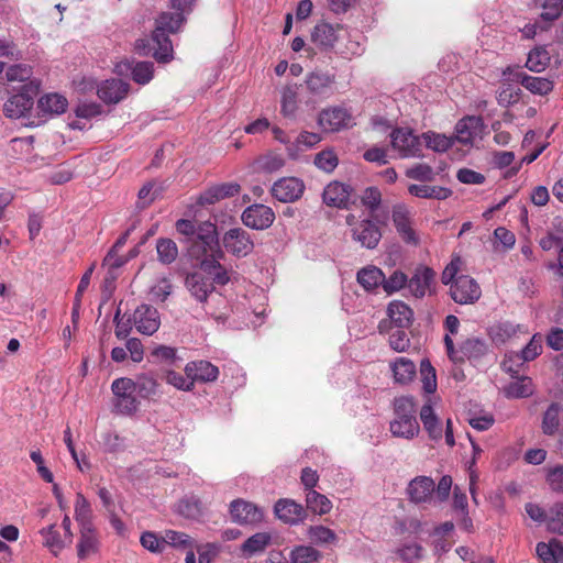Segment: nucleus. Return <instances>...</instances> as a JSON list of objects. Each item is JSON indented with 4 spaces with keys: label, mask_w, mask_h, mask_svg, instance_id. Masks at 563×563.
Here are the masks:
<instances>
[{
    "label": "nucleus",
    "mask_w": 563,
    "mask_h": 563,
    "mask_svg": "<svg viewBox=\"0 0 563 563\" xmlns=\"http://www.w3.org/2000/svg\"><path fill=\"white\" fill-rule=\"evenodd\" d=\"M178 512L188 519H196L202 515L201 501L191 496L181 499L177 508Z\"/></svg>",
    "instance_id": "nucleus-55"
},
{
    "label": "nucleus",
    "mask_w": 563,
    "mask_h": 563,
    "mask_svg": "<svg viewBox=\"0 0 563 563\" xmlns=\"http://www.w3.org/2000/svg\"><path fill=\"white\" fill-rule=\"evenodd\" d=\"M419 416L429 438L434 442L441 441L443 437L442 423L430 401L421 407Z\"/></svg>",
    "instance_id": "nucleus-33"
},
{
    "label": "nucleus",
    "mask_w": 563,
    "mask_h": 563,
    "mask_svg": "<svg viewBox=\"0 0 563 563\" xmlns=\"http://www.w3.org/2000/svg\"><path fill=\"white\" fill-rule=\"evenodd\" d=\"M75 519L81 527H90L92 523V508L88 499L81 494L77 493L75 500Z\"/></svg>",
    "instance_id": "nucleus-48"
},
{
    "label": "nucleus",
    "mask_w": 563,
    "mask_h": 563,
    "mask_svg": "<svg viewBox=\"0 0 563 563\" xmlns=\"http://www.w3.org/2000/svg\"><path fill=\"white\" fill-rule=\"evenodd\" d=\"M291 563H317L321 559V553L310 545H298L290 552Z\"/></svg>",
    "instance_id": "nucleus-52"
},
{
    "label": "nucleus",
    "mask_w": 563,
    "mask_h": 563,
    "mask_svg": "<svg viewBox=\"0 0 563 563\" xmlns=\"http://www.w3.org/2000/svg\"><path fill=\"white\" fill-rule=\"evenodd\" d=\"M185 287L191 297L200 303H206L216 289L210 283V278L200 272L188 273L185 277Z\"/></svg>",
    "instance_id": "nucleus-20"
},
{
    "label": "nucleus",
    "mask_w": 563,
    "mask_h": 563,
    "mask_svg": "<svg viewBox=\"0 0 563 563\" xmlns=\"http://www.w3.org/2000/svg\"><path fill=\"white\" fill-rule=\"evenodd\" d=\"M183 13L176 12H162L155 22V29L163 32L176 33L185 23Z\"/></svg>",
    "instance_id": "nucleus-47"
},
{
    "label": "nucleus",
    "mask_w": 563,
    "mask_h": 563,
    "mask_svg": "<svg viewBox=\"0 0 563 563\" xmlns=\"http://www.w3.org/2000/svg\"><path fill=\"white\" fill-rule=\"evenodd\" d=\"M305 191V184L297 177H283L274 183L271 192L274 198L282 202H294Z\"/></svg>",
    "instance_id": "nucleus-17"
},
{
    "label": "nucleus",
    "mask_w": 563,
    "mask_h": 563,
    "mask_svg": "<svg viewBox=\"0 0 563 563\" xmlns=\"http://www.w3.org/2000/svg\"><path fill=\"white\" fill-rule=\"evenodd\" d=\"M225 250L236 257H245L252 253L254 242L251 235L242 228L228 230L222 238Z\"/></svg>",
    "instance_id": "nucleus-12"
},
{
    "label": "nucleus",
    "mask_w": 563,
    "mask_h": 563,
    "mask_svg": "<svg viewBox=\"0 0 563 563\" xmlns=\"http://www.w3.org/2000/svg\"><path fill=\"white\" fill-rule=\"evenodd\" d=\"M351 187L340 181H332L323 189L322 199L329 207L347 208Z\"/></svg>",
    "instance_id": "nucleus-31"
},
{
    "label": "nucleus",
    "mask_w": 563,
    "mask_h": 563,
    "mask_svg": "<svg viewBox=\"0 0 563 563\" xmlns=\"http://www.w3.org/2000/svg\"><path fill=\"white\" fill-rule=\"evenodd\" d=\"M223 258L224 253L222 250H219L209 258L201 261L200 269L211 278L210 283L213 286H224L231 280L230 272L220 263Z\"/></svg>",
    "instance_id": "nucleus-23"
},
{
    "label": "nucleus",
    "mask_w": 563,
    "mask_h": 563,
    "mask_svg": "<svg viewBox=\"0 0 563 563\" xmlns=\"http://www.w3.org/2000/svg\"><path fill=\"white\" fill-rule=\"evenodd\" d=\"M450 294L456 303L472 305L481 298L482 289L474 278L461 275L450 286Z\"/></svg>",
    "instance_id": "nucleus-10"
},
{
    "label": "nucleus",
    "mask_w": 563,
    "mask_h": 563,
    "mask_svg": "<svg viewBox=\"0 0 563 563\" xmlns=\"http://www.w3.org/2000/svg\"><path fill=\"white\" fill-rule=\"evenodd\" d=\"M346 223L351 228V235L354 242L367 250L377 247L383 234L376 221L371 218L356 220L354 214H349Z\"/></svg>",
    "instance_id": "nucleus-6"
},
{
    "label": "nucleus",
    "mask_w": 563,
    "mask_h": 563,
    "mask_svg": "<svg viewBox=\"0 0 563 563\" xmlns=\"http://www.w3.org/2000/svg\"><path fill=\"white\" fill-rule=\"evenodd\" d=\"M257 164L262 170L267 173H274L284 167L285 161L280 155L269 153L260 157Z\"/></svg>",
    "instance_id": "nucleus-64"
},
{
    "label": "nucleus",
    "mask_w": 563,
    "mask_h": 563,
    "mask_svg": "<svg viewBox=\"0 0 563 563\" xmlns=\"http://www.w3.org/2000/svg\"><path fill=\"white\" fill-rule=\"evenodd\" d=\"M534 391L532 379L528 376L517 377L504 388L507 398H527Z\"/></svg>",
    "instance_id": "nucleus-41"
},
{
    "label": "nucleus",
    "mask_w": 563,
    "mask_h": 563,
    "mask_svg": "<svg viewBox=\"0 0 563 563\" xmlns=\"http://www.w3.org/2000/svg\"><path fill=\"white\" fill-rule=\"evenodd\" d=\"M306 504L308 509L318 515L328 514L332 508L330 499L316 490L307 492Z\"/></svg>",
    "instance_id": "nucleus-51"
},
{
    "label": "nucleus",
    "mask_w": 563,
    "mask_h": 563,
    "mask_svg": "<svg viewBox=\"0 0 563 563\" xmlns=\"http://www.w3.org/2000/svg\"><path fill=\"white\" fill-rule=\"evenodd\" d=\"M563 422V405L553 401L551 402L541 419V431L544 435L554 437L560 435L561 426Z\"/></svg>",
    "instance_id": "nucleus-27"
},
{
    "label": "nucleus",
    "mask_w": 563,
    "mask_h": 563,
    "mask_svg": "<svg viewBox=\"0 0 563 563\" xmlns=\"http://www.w3.org/2000/svg\"><path fill=\"white\" fill-rule=\"evenodd\" d=\"M343 27L321 21L317 23L311 32L312 43L321 49L328 51L342 37Z\"/></svg>",
    "instance_id": "nucleus-21"
},
{
    "label": "nucleus",
    "mask_w": 563,
    "mask_h": 563,
    "mask_svg": "<svg viewBox=\"0 0 563 563\" xmlns=\"http://www.w3.org/2000/svg\"><path fill=\"white\" fill-rule=\"evenodd\" d=\"M420 375L422 388L427 394H432L437 390V375L435 369L429 360H422L420 363Z\"/></svg>",
    "instance_id": "nucleus-54"
},
{
    "label": "nucleus",
    "mask_w": 563,
    "mask_h": 563,
    "mask_svg": "<svg viewBox=\"0 0 563 563\" xmlns=\"http://www.w3.org/2000/svg\"><path fill=\"white\" fill-rule=\"evenodd\" d=\"M99 539L95 526L79 528V541L77 544V555L80 560L99 551Z\"/></svg>",
    "instance_id": "nucleus-34"
},
{
    "label": "nucleus",
    "mask_w": 563,
    "mask_h": 563,
    "mask_svg": "<svg viewBox=\"0 0 563 563\" xmlns=\"http://www.w3.org/2000/svg\"><path fill=\"white\" fill-rule=\"evenodd\" d=\"M298 110L297 88L287 86L282 90L280 112L285 118H294Z\"/></svg>",
    "instance_id": "nucleus-49"
},
{
    "label": "nucleus",
    "mask_w": 563,
    "mask_h": 563,
    "mask_svg": "<svg viewBox=\"0 0 563 563\" xmlns=\"http://www.w3.org/2000/svg\"><path fill=\"white\" fill-rule=\"evenodd\" d=\"M115 71L120 76L130 75L139 85L148 84L154 75V64L152 62H136L134 59H124L115 65Z\"/></svg>",
    "instance_id": "nucleus-16"
},
{
    "label": "nucleus",
    "mask_w": 563,
    "mask_h": 563,
    "mask_svg": "<svg viewBox=\"0 0 563 563\" xmlns=\"http://www.w3.org/2000/svg\"><path fill=\"white\" fill-rule=\"evenodd\" d=\"M434 277L435 273L433 269L426 266L418 267L413 276L408 280V288L410 292L417 298L424 297L431 291Z\"/></svg>",
    "instance_id": "nucleus-30"
},
{
    "label": "nucleus",
    "mask_w": 563,
    "mask_h": 563,
    "mask_svg": "<svg viewBox=\"0 0 563 563\" xmlns=\"http://www.w3.org/2000/svg\"><path fill=\"white\" fill-rule=\"evenodd\" d=\"M543 9L541 19L544 21H554L559 19L563 11V0H534Z\"/></svg>",
    "instance_id": "nucleus-59"
},
{
    "label": "nucleus",
    "mask_w": 563,
    "mask_h": 563,
    "mask_svg": "<svg viewBox=\"0 0 563 563\" xmlns=\"http://www.w3.org/2000/svg\"><path fill=\"white\" fill-rule=\"evenodd\" d=\"M421 139L426 146L434 152L444 153L454 144V137L434 131L422 133Z\"/></svg>",
    "instance_id": "nucleus-44"
},
{
    "label": "nucleus",
    "mask_w": 563,
    "mask_h": 563,
    "mask_svg": "<svg viewBox=\"0 0 563 563\" xmlns=\"http://www.w3.org/2000/svg\"><path fill=\"white\" fill-rule=\"evenodd\" d=\"M318 124L325 132H336L342 129L351 128L354 122L347 109L343 107H332L320 112Z\"/></svg>",
    "instance_id": "nucleus-13"
},
{
    "label": "nucleus",
    "mask_w": 563,
    "mask_h": 563,
    "mask_svg": "<svg viewBox=\"0 0 563 563\" xmlns=\"http://www.w3.org/2000/svg\"><path fill=\"white\" fill-rule=\"evenodd\" d=\"M408 191L411 196L424 199L444 200L452 195L451 189L441 186L410 185Z\"/></svg>",
    "instance_id": "nucleus-42"
},
{
    "label": "nucleus",
    "mask_w": 563,
    "mask_h": 563,
    "mask_svg": "<svg viewBox=\"0 0 563 563\" xmlns=\"http://www.w3.org/2000/svg\"><path fill=\"white\" fill-rule=\"evenodd\" d=\"M520 327L511 322H500L492 328V336L495 341L505 342L517 334Z\"/></svg>",
    "instance_id": "nucleus-62"
},
{
    "label": "nucleus",
    "mask_w": 563,
    "mask_h": 563,
    "mask_svg": "<svg viewBox=\"0 0 563 563\" xmlns=\"http://www.w3.org/2000/svg\"><path fill=\"white\" fill-rule=\"evenodd\" d=\"M133 382L139 397L147 400H155L162 396L161 384L154 374H139Z\"/></svg>",
    "instance_id": "nucleus-35"
},
{
    "label": "nucleus",
    "mask_w": 563,
    "mask_h": 563,
    "mask_svg": "<svg viewBox=\"0 0 563 563\" xmlns=\"http://www.w3.org/2000/svg\"><path fill=\"white\" fill-rule=\"evenodd\" d=\"M163 541L164 547L168 544L177 549H191L192 545V540L188 534L175 530L164 531Z\"/></svg>",
    "instance_id": "nucleus-57"
},
{
    "label": "nucleus",
    "mask_w": 563,
    "mask_h": 563,
    "mask_svg": "<svg viewBox=\"0 0 563 563\" xmlns=\"http://www.w3.org/2000/svg\"><path fill=\"white\" fill-rule=\"evenodd\" d=\"M444 345L448 356L455 363L463 362L465 358H481L488 351L486 341L476 336L466 339L461 343L459 349H455L453 339L449 334H445Z\"/></svg>",
    "instance_id": "nucleus-7"
},
{
    "label": "nucleus",
    "mask_w": 563,
    "mask_h": 563,
    "mask_svg": "<svg viewBox=\"0 0 563 563\" xmlns=\"http://www.w3.org/2000/svg\"><path fill=\"white\" fill-rule=\"evenodd\" d=\"M41 81L36 78L25 82L21 90L11 96L3 104V113L10 119L24 117L33 107L34 98L38 95Z\"/></svg>",
    "instance_id": "nucleus-3"
},
{
    "label": "nucleus",
    "mask_w": 563,
    "mask_h": 563,
    "mask_svg": "<svg viewBox=\"0 0 563 563\" xmlns=\"http://www.w3.org/2000/svg\"><path fill=\"white\" fill-rule=\"evenodd\" d=\"M111 390L113 394L114 411L122 416L134 415L140 406L139 400L134 396L135 384L132 378L120 377L112 382Z\"/></svg>",
    "instance_id": "nucleus-4"
},
{
    "label": "nucleus",
    "mask_w": 563,
    "mask_h": 563,
    "mask_svg": "<svg viewBox=\"0 0 563 563\" xmlns=\"http://www.w3.org/2000/svg\"><path fill=\"white\" fill-rule=\"evenodd\" d=\"M551 56L545 46H537L528 54L526 67L533 73L543 71L550 64Z\"/></svg>",
    "instance_id": "nucleus-45"
},
{
    "label": "nucleus",
    "mask_w": 563,
    "mask_h": 563,
    "mask_svg": "<svg viewBox=\"0 0 563 563\" xmlns=\"http://www.w3.org/2000/svg\"><path fill=\"white\" fill-rule=\"evenodd\" d=\"M484 122L481 117L466 115L460 119L454 126V143L459 142L464 146H473L475 139L482 133Z\"/></svg>",
    "instance_id": "nucleus-14"
},
{
    "label": "nucleus",
    "mask_w": 563,
    "mask_h": 563,
    "mask_svg": "<svg viewBox=\"0 0 563 563\" xmlns=\"http://www.w3.org/2000/svg\"><path fill=\"white\" fill-rule=\"evenodd\" d=\"M229 512L231 520L241 526L257 525L264 517V512L260 507L241 498L231 501Z\"/></svg>",
    "instance_id": "nucleus-11"
},
{
    "label": "nucleus",
    "mask_w": 563,
    "mask_h": 563,
    "mask_svg": "<svg viewBox=\"0 0 563 563\" xmlns=\"http://www.w3.org/2000/svg\"><path fill=\"white\" fill-rule=\"evenodd\" d=\"M335 75L323 70H314L306 76L307 90L318 97H329L333 92Z\"/></svg>",
    "instance_id": "nucleus-24"
},
{
    "label": "nucleus",
    "mask_w": 563,
    "mask_h": 563,
    "mask_svg": "<svg viewBox=\"0 0 563 563\" xmlns=\"http://www.w3.org/2000/svg\"><path fill=\"white\" fill-rule=\"evenodd\" d=\"M395 418L390 421L389 430L396 438L411 440L420 432L417 420L415 399L410 396H402L394 400Z\"/></svg>",
    "instance_id": "nucleus-1"
},
{
    "label": "nucleus",
    "mask_w": 563,
    "mask_h": 563,
    "mask_svg": "<svg viewBox=\"0 0 563 563\" xmlns=\"http://www.w3.org/2000/svg\"><path fill=\"white\" fill-rule=\"evenodd\" d=\"M395 382L401 385L410 383L416 376V365L407 357H397L390 364Z\"/></svg>",
    "instance_id": "nucleus-38"
},
{
    "label": "nucleus",
    "mask_w": 563,
    "mask_h": 563,
    "mask_svg": "<svg viewBox=\"0 0 563 563\" xmlns=\"http://www.w3.org/2000/svg\"><path fill=\"white\" fill-rule=\"evenodd\" d=\"M308 537L316 544H330L336 540L334 531L323 526L310 527Z\"/></svg>",
    "instance_id": "nucleus-56"
},
{
    "label": "nucleus",
    "mask_w": 563,
    "mask_h": 563,
    "mask_svg": "<svg viewBox=\"0 0 563 563\" xmlns=\"http://www.w3.org/2000/svg\"><path fill=\"white\" fill-rule=\"evenodd\" d=\"M356 280L366 291H372L383 286L385 275L377 266L368 265L357 272Z\"/></svg>",
    "instance_id": "nucleus-37"
},
{
    "label": "nucleus",
    "mask_w": 563,
    "mask_h": 563,
    "mask_svg": "<svg viewBox=\"0 0 563 563\" xmlns=\"http://www.w3.org/2000/svg\"><path fill=\"white\" fill-rule=\"evenodd\" d=\"M503 76L507 80H516L520 82L527 90L533 95L547 96L553 88L554 82L544 77H534L520 70L519 67L508 66L504 71Z\"/></svg>",
    "instance_id": "nucleus-9"
},
{
    "label": "nucleus",
    "mask_w": 563,
    "mask_h": 563,
    "mask_svg": "<svg viewBox=\"0 0 563 563\" xmlns=\"http://www.w3.org/2000/svg\"><path fill=\"white\" fill-rule=\"evenodd\" d=\"M40 533L44 538V547H46L54 556H58L64 548L70 545L64 537H60L55 523L41 529Z\"/></svg>",
    "instance_id": "nucleus-40"
},
{
    "label": "nucleus",
    "mask_w": 563,
    "mask_h": 563,
    "mask_svg": "<svg viewBox=\"0 0 563 563\" xmlns=\"http://www.w3.org/2000/svg\"><path fill=\"white\" fill-rule=\"evenodd\" d=\"M390 322L399 329L409 328L413 320V311L402 301L394 300L387 307Z\"/></svg>",
    "instance_id": "nucleus-36"
},
{
    "label": "nucleus",
    "mask_w": 563,
    "mask_h": 563,
    "mask_svg": "<svg viewBox=\"0 0 563 563\" xmlns=\"http://www.w3.org/2000/svg\"><path fill=\"white\" fill-rule=\"evenodd\" d=\"M434 481L429 476H416L406 488L409 501L413 504H430L433 500Z\"/></svg>",
    "instance_id": "nucleus-18"
},
{
    "label": "nucleus",
    "mask_w": 563,
    "mask_h": 563,
    "mask_svg": "<svg viewBox=\"0 0 563 563\" xmlns=\"http://www.w3.org/2000/svg\"><path fill=\"white\" fill-rule=\"evenodd\" d=\"M220 249L217 227L207 221L198 227L197 236L190 241L188 246V255L190 258L197 261L200 267L201 261L209 258L213 253Z\"/></svg>",
    "instance_id": "nucleus-2"
},
{
    "label": "nucleus",
    "mask_w": 563,
    "mask_h": 563,
    "mask_svg": "<svg viewBox=\"0 0 563 563\" xmlns=\"http://www.w3.org/2000/svg\"><path fill=\"white\" fill-rule=\"evenodd\" d=\"M313 163L319 169L332 173L338 166L339 159L332 150H324L316 155Z\"/></svg>",
    "instance_id": "nucleus-60"
},
{
    "label": "nucleus",
    "mask_w": 563,
    "mask_h": 563,
    "mask_svg": "<svg viewBox=\"0 0 563 563\" xmlns=\"http://www.w3.org/2000/svg\"><path fill=\"white\" fill-rule=\"evenodd\" d=\"M274 512L278 519L288 525H297L306 518V510L291 499H279L274 507Z\"/></svg>",
    "instance_id": "nucleus-29"
},
{
    "label": "nucleus",
    "mask_w": 563,
    "mask_h": 563,
    "mask_svg": "<svg viewBox=\"0 0 563 563\" xmlns=\"http://www.w3.org/2000/svg\"><path fill=\"white\" fill-rule=\"evenodd\" d=\"M185 374L194 384L211 383L218 378L219 368L209 361L200 360L187 363Z\"/></svg>",
    "instance_id": "nucleus-26"
},
{
    "label": "nucleus",
    "mask_w": 563,
    "mask_h": 563,
    "mask_svg": "<svg viewBox=\"0 0 563 563\" xmlns=\"http://www.w3.org/2000/svg\"><path fill=\"white\" fill-rule=\"evenodd\" d=\"M133 322L140 333L152 335L161 325L159 313L152 306L141 305L133 313Z\"/></svg>",
    "instance_id": "nucleus-22"
},
{
    "label": "nucleus",
    "mask_w": 563,
    "mask_h": 563,
    "mask_svg": "<svg viewBox=\"0 0 563 563\" xmlns=\"http://www.w3.org/2000/svg\"><path fill=\"white\" fill-rule=\"evenodd\" d=\"M68 101L66 97L57 92L43 95L37 100V109L43 118H52L66 112Z\"/></svg>",
    "instance_id": "nucleus-32"
},
{
    "label": "nucleus",
    "mask_w": 563,
    "mask_h": 563,
    "mask_svg": "<svg viewBox=\"0 0 563 563\" xmlns=\"http://www.w3.org/2000/svg\"><path fill=\"white\" fill-rule=\"evenodd\" d=\"M536 552L543 563H560V560L563 558V547L561 542L555 539L548 543H537Z\"/></svg>",
    "instance_id": "nucleus-43"
},
{
    "label": "nucleus",
    "mask_w": 563,
    "mask_h": 563,
    "mask_svg": "<svg viewBox=\"0 0 563 563\" xmlns=\"http://www.w3.org/2000/svg\"><path fill=\"white\" fill-rule=\"evenodd\" d=\"M156 252L158 261L164 265L174 263L178 256L177 244L167 238H159L156 241Z\"/></svg>",
    "instance_id": "nucleus-50"
},
{
    "label": "nucleus",
    "mask_w": 563,
    "mask_h": 563,
    "mask_svg": "<svg viewBox=\"0 0 563 563\" xmlns=\"http://www.w3.org/2000/svg\"><path fill=\"white\" fill-rule=\"evenodd\" d=\"M130 85L120 79H108L98 86L97 95L106 103H118L129 92Z\"/></svg>",
    "instance_id": "nucleus-28"
},
{
    "label": "nucleus",
    "mask_w": 563,
    "mask_h": 563,
    "mask_svg": "<svg viewBox=\"0 0 563 563\" xmlns=\"http://www.w3.org/2000/svg\"><path fill=\"white\" fill-rule=\"evenodd\" d=\"M547 529L563 537V503H555L548 509Z\"/></svg>",
    "instance_id": "nucleus-53"
},
{
    "label": "nucleus",
    "mask_w": 563,
    "mask_h": 563,
    "mask_svg": "<svg viewBox=\"0 0 563 563\" xmlns=\"http://www.w3.org/2000/svg\"><path fill=\"white\" fill-rule=\"evenodd\" d=\"M390 143L400 158L421 156V136L416 135L410 129H394L390 133Z\"/></svg>",
    "instance_id": "nucleus-8"
},
{
    "label": "nucleus",
    "mask_w": 563,
    "mask_h": 563,
    "mask_svg": "<svg viewBox=\"0 0 563 563\" xmlns=\"http://www.w3.org/2000/svg\"><path fill=\"white\" fill-rule=\"evenodd\" d=\"M321 141V136L313 132H301L295 142H291L287 147V153L290 158L296 159L303 151L312 148Z\"/></svg>",
    "instance_id": "nucleus-39"
},
{
    "label": "nucleus",
    "mask_w": 563,
    "mask_h": 563,
    "mask_svg": "<svg viewBox=\"0 0 563 563\" xmlns=\"http://www.w3.org/2000/svg\"><path fill=\"white\" fill-rule=\"evenodd\" d=\"M391 219L402 241L407 244L418 245L419 238L411 227L410 213L407 207L404 205L394 206L391 210Z\"/></svg>",
    "instance_id": "nucleus-19"
},
{
    "label": "nucleus",
    "mask_w": 563,
    "mask_h": 563,
    "mask_svg": "<svg viewBox=\"0 0 563 563\" xmlns=\"http://www.w3.org/2000/svg\"><path fill=\"white\" fill-rule=\"evenodd\" d=\"M362 205L373 214L382 202V194L377 187H367L361 196Z\"/></svg>",
    "instance_id": "nucleus-63"
},
{
    "label": "nucleus",
    "mask_w": 563,
    "mask_h": 563,
    "mask_svg": "<svg viewBox=\"0 0 563 563\" xmlns=\"http://www.w3.org/2000/svg\"><path fill=\"white\" fill-rule=\"evenodd\" d=\"M542 352V338L538 334H534L529 343L521 350L520 354H517L516 357L521 362L533 361L538 355Z\"/></svg>",
    "instance_id": "nucleus-58"
},
{
    "label": "nucleus",
    "mask_w": 563,
    "mask_h": 563,
    "mask_svg": "<svg viewBox=\"0 0 563 563\" xmlns=\"http://www.w3.org/2000/svg\"><path fill=\"white\" fill-rule=\"evenodd\" d=\"M241 186L238 183H222L206 189L197 199L200 206L214 205L216 202L231 198L240 194Z\"/></svg>",
    "instance_id": "nucleus-25"
},
{
    "label": "nucleus",
    "mask_w": 563,
    "mask_h": 563,
    "mask_svg": "<svg viewBox=\"0 0 563 563\" xmlns=\"http://www.w3.org/2000/svg\"><path fill=\"white\" fill-rule=\"evenodd\" d=\"M241 219L243 224L247 228L253 230H265L273 224L275 213L268 206L254 203L243 211Z\"/></svg>",
    "instance_id": "nucleus-15"
},
{
    "label": "nucleus",
    "mask_w": 563,
    "mask_h": 563,
    "mask_svg": "<svg viewBox=\"0 0 563 563\" xmlns=\"http://www.w3.org/2000/svg\"><path fill=\"white\" fill-rule=\"evenodd\" d=\"M169 32L154 30L151 38H140L135 42V49L141 55H151L158 63H168L173 59V44Z\"/></svg>",
    "instance_id": "nucleus-5"
},
{
    "label": "nucleus",
    "mask_w": 563,
    "mask_h": 563,
    "mask_svg": "<svg viewBox=\"0 0 563 563\" xmlns=\"http://www.w3.org/2000/svg\"><path fill=\"white\" fill-rule=\"evenodd\" d=\"M32 76V68L27 65L16 64L10 66L5 71V78L7 81L13 82V81H20V82H27L31 79Z\"/></svg>",
    "instance_id": "nucleus-61"
},
{
    "label": "nucleus",
    "mask_w": 563,
    "mask_h": 563,
    "mask_svg": "<svg viewBox=\"0 0 563 563\" xmlns=\"http://www.w3.org/2000/svg\"><path fill=\"white\" fill-rule=\"evenodd\" d=\"M271 534L267 532H257L251 536L241 545L243 555L250 558L256 553L263 552L271 542Z\"/></svg>",
    "instance_id": "nucleus-46"
}]
</instances>
